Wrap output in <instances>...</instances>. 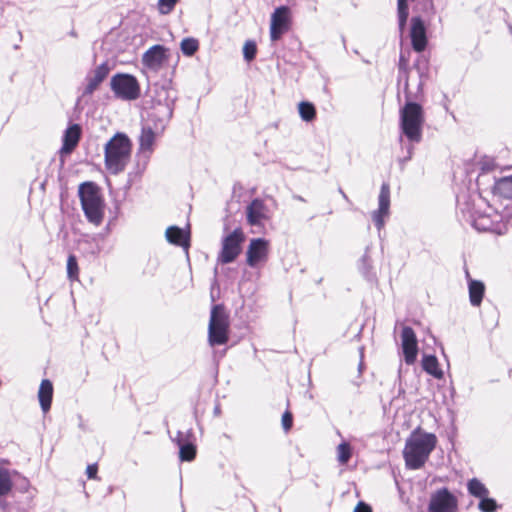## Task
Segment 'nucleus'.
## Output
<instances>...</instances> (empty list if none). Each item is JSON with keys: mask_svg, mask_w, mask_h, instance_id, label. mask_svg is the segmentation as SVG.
Returning <instances> with one entry per match:
<instances>
[{"mask_svg": "<svg viewBox=\"0 0 512 512\" xmlns=\"http://www.w3.org/2000/svg\"><path fill=\"white\" fill-rule=\"evenodd\" d=\"M492 194L493 203L481 195H472L463 202L459 201V210L464 220L476 230L503 234L507 229L506 225L501 223L503 216L496 204L501 198L512 200V176L496 181Z\"/></svg>", "mask_w": 512, "mask_h": 512, "instance_id": "nucleus-1", "label": "nucleus"}, {"mask_svg": "<svg viewBox=\"0 0 512 512\" xmlns=\"http://www.w3.org/2000/svg\"><path fill=\"white\" fill-rule=\"evenodd\" d=\"M437 444L432 433L414 431L406 440L403 457L409 469L417 470L424 466Z\"/></svg>", "mask_w": 512, "mask_h": 512, "instance_id": "nucleus-2", "label": "nucleus"}, {"mask_svg": "<svg viewBox=\"0 0 512 512\" xmlns=\"http://www.w3.org/2000/svg\"><path fill=\"white\" fill-rule=\"evenodd\" d=\"M131 141L124 133L115 134L105 145V167L114 175L123 172L131 157Z\"/></svg>", "mask_w": 512, "mask_h": 512, "instance_id": "nucleus-3", "label": "nucleus"}, {"mask_svg": "<svg viewBox=\"0 0 512 512\" xmlns=\"http://www.w3.org/2000/svg\"><path fill=\"white\" fill-rule=\"evenodd\" d=\"M424 122V111L420 104L408 101L400 109L399 127L402 135L411 144L419 143L422 140Z\"/></svg>", "mask_w": 512, "mask_h": 512, "instance_id": "nucleus-4", "label": "nucleus"}, {"mask_svg": "<svg viewBox=\"0 0 512 512\" xmlns=\"http://www.w3.org/2000/svg\"><path fill=\"white\" fill-rule=\"evenodd\" d=\"M78 193L88 221L100 225L104 216V203L98 187L93 182H85L79 186Z\"/></svg>", "mask_w": 512, "mask_h": 512, "instance_id": "nucleus-5", "label": "nucleus"}, {"mask_svg": "<svg viewBox=\"0 0 512 512\" xmlns=\"http://www.w3.org/2000/svg\"><path fill=\"white\" fill-rule=\"evenodd\" d=\"M229 314L223 305H214L211 309L208 325V342L210 346L224 345L229 340Z\"/></svg>", "mask_w": 512, "mask_h": 512, "instance_id": "nucleus-6", "label": "nucleus"}, {"mask_svg": "<svg viewBox=\"0 0 512 512\" xmlns=\"http://www.w3.org/2000/svg\"><path fill=\"white\" fill-rule=\"evenodd\" d=\"M114 95L124 101L136 100L140 96V86L137 79L130 74H115L110 81Z\"/></svg>", "mask_w": 512, "mask_h": 512, "instance_id": "nucleus-7", "label": "nucleus"}, {"mask_svg": "<svg viewBox=\"0 0 512 512\" xmlns=\"http://www.w3.org/2000/svg\"><path fill=\"white\" fill-rule=\"evenodd\" d=\"M245 240V235L240 228L223 238L222 249L218 256V262L228 264L233 262L241 253V244Z\"/></svg>", "mask_w": 512, "mask_h": 512, "instance_id": "nucleus-8", "label": "nucleus"}, {"mask_svg": "<svg viewBox=\"0 0 512 512\" xmlns=\"http://www.w3.org/2000/svg\"><path fill=\"white\" fill-rule=\"evenodd\" d=\"M458 500L447 488H440L430 496L428 512H457Z\"/></svg>", "mask_w": 512, "mask_h": 512, "instance_id": "nucleus-9", "label": "nucleus"}, {"mask_svg": "<svg viewBox=\"0 0 512 512\" xmlns=\"http://www.w3.org/2000/svg\"><path fill=\"white\" fill-rule=\"evenodd\" d=\"M291 24V11L287 6L277 7L271 15L270 38L272 41L279 40L286 33Z\"/></svg>", "mask_w": 512, "mask_h": 512, "instance_id": "nucleus-10", "label": "nucleus"}, {"mask_svg": "<svg viewBox=\"0 0 512 512\" xmlns=\"http://www.w3.org/2000/svg\"><path fill=\"white\" fill-rule=\"evenodd\" d=\"M269 255V242L264 238L250 240L246 251L247 265L257 268L267 262Z\"/></svg>", "mask_w": 512, "mask_h": 512, "instance_id": "nucleus-11", "label": "nucleus"}, {"mask_svg": "<svg viewBox=\"0 0 512 512\" xmlns=\"http://www.w3.org/2000/svg\"><path fill=\"white\" fill-rule=\"evenodd\" d=\"M390 215V186L383 183L378 196V209L371 213L372 220L380 231L385 225V219Z\"/></svg>", "mask_w": 512, "mask_h": 512, "instance_id": "nucleus-12", "label": "nucleus"}, {"mask_svg": "<svg viewBox=\"0 0 512 512\" xmlns=\"http://www.w3.org/2000/svg\"><path fill=\"white\" fill-rule=\"evenodd\" d=\"M401 340L405 362L411 365L416 361L418 353V343L414 330L409 326L403 327Z\"/></svg>", "mask_w": 512, "mask_h": 512, "instance_id": "nucleus-13", "label": "nucleus"}, {"mask_svg": "<svg viewBox=\"0 0 512 512\" xmlns=\"http://www.w3.org/2000/svg\"><path fill=\"white\" fill-rule=\"evenodd\" d=\"M164 129L165 118L159 121L155 126H152L150 123H144L139 138L141 151L151 152L156 137L159 136Z\"/></svg>", "mask_w": 512, "mask_h": 512, "instance_id": "nucleus-14", "label": "nucleus"}, {"mask_svg": "<svg viewBox=\"0 0 512 512\" xmlns=\"http://www.w3.org/2000/svg\"><path fill=\"white\" fill-rule=\"evenodd\" d=\"M410 38L416 52H422L427 46L426 26L424 21L416 16L411 19Z\"/></svg>", "mask_w": 512, "mask_h": 512, "instance_id": "nucleus-15", "label": "nucleus"}, {"mask_svg": "<svg viewBox=\"0 0 512 512\" xmlns=\"http://www.w3.org/2000/svg\"><path fill=\"white\" fill-rule=\"evenodd\" d=\"M110 68L106 63H102L91 71L86 77V86L83 90V96L91 95L108 76Z\"/></svg>", "mask_w": 512, "mask_h": 512, "instance_id": "nucleus-16", "label": "nucleus"}, {"mask_svg": "<svg viewBox=\"0 0 512 512\" xmlns=\"http://www.w3.org/2000/svg\"><path fill=\"white\" fill-rule=\"evenodd\" d=\"M167 49L162 45H154L148 49L142 57V62L145 66L151 69H158L167 59Z\"/></svg>", "mask_w": 512, "mask_h": 512, "instance_id": "nucleus-17", "label": "nucleus"}, {"mask_svg": "<svg viewBox=\"0 0 512 512\" xmlns=\"http://www.w3.org/2000/svg\"><path fill=\"white\" fill-rule=\"evenodd\" d=\"M81 127L78 124L70 125L64 132L63 144L60 149L61 155H69L77 147L81 138Z\"/></svg>", "mask_w": 512, "mask_h": 512, "instance_id": "nucleus-18", "label": "nucleus"}, {"mask_svg": "<svg viewBox=\"0 0 512 512\" xmlns=\"http://www.w3.org/2000/svg\"><path fill=\"white\" fill-rule=\"evenodd\" d=\"M247 222L252 226L261 225L267 219V207L260 199H254L246 209Z\"/></svg>", "mask_w": 512, "mask_h": 512, "instance_id": "nucleus-19", "label": "nucleus"}, {"mask_svg": "<svg viewBox=\"0 0 512 512\" xmlns=\"http://www.w3.org/2000/svg\"><path fill=\"white\" fill-rule=\"evenodd\" d=\"M166 240L174 245L181 246L186 250L189 247L190 234L188 231L178 227V226H170L166 229L165 232Z\"/></svg>", "mask_w": 512, "mask_h": 512, "instance_id": "nucleus-20", "label": "nucleus"}, {"mask_svg": "<svg viewBox=\"0 0 512 512\" xmlns=\"http://www.w3.org/2000/svg\"><path fill=\"white\" fill-rule=\"evenodd\" d=\"M172 116V108L169 104L158 103L152 108V111L149 112L148 118L144 123H150L152 126H155L159 121H162L165 118V125L169 121Z\"/></svg>", "mask_w": 512, "mask_h": 512, "instance_id": "nucleus-21", "label": "nucleus"}, {"mask_svg": "<svg viewBox=\"0 0 512 512\" xmlns=\"http://www.w3.org/2000/svg\"><path fill=\"white\" fill-rule=\"evenodd\" d=\"M52 397L53 385L51 381L48 379L42 380L38 391V399L40 402L41 409L44 413L49 411L51 407Z\"/></svg>", "mask_w": 512, "mask_h": 512, "instance_id": "nucleus-22", "label": "nucleus"}, {"mask_svg": "<svg viewBox=\"0 0 512 512\" xmlns=\"http://www.w3.org/2000/svg\"><path fill=\"white\" fill-rule=\"evenodd\" d=\"M422 368L429 375L436 379L444 377L443 371L439 368L438 359L434 355H424L422 358Z\"/></svg>", "mask_w": 512, "mask_h": 512, "instance_id": "nucleus-23", "label": "nucleus"}, {"mask_svg": "<svg viewBox=\"0 0 512 512\" xmlns=\"http://www.w3.org/2000/svg\"><path fill=\"white\" fill-rule=\"evenodd\" d=\"M469 299L473 306H479L482 302L485 286L481 281L469 280Z\"/></svg>", "mask_w": 512, "mask_h": 512, "instance_id": "nucleus-24", "label": "nucleus"}, {"mask_svg": "<svg viewBox=\"0 0 512 512\" xmlns=\"http://www.w3.org/2000/svg\"><path fill=\"white\" fill-rule=\"evenodd\" d=\"M467 490L470 495L476 498H483L485 496H489V490L487 487L477 478H473L467 483Z\"/></svg>", "mask_w": 512, "mask_h": 512, "instance_id": "nucleus-25", "label": "nucleus"}, {"mask_svg": "<svg viewBox=\"0 0 512 512\" xmlns=\"http://www.w3.org/2000/svg\"><path fill=\"white\" fill-rule=\"evenodd\" d=\"M12 487L11 472L4 467H0V497L6 496L12 490Z\"/></svg>", "mask_w": 512, "mask_h": 512, "instance_id": "nucleus-26", "label": "nucleus"}, {"mask_svg": "<svg viewBox=\"0 0 512 512\" xmlns=\"http://www.w3.org/2000/svg\"><path fill=\"white\" fill-rule=\"evenodd\" d=\"M298 112L303 121L311 122L316 117L315 106L311 102L302 101L298 104Z\"/></svg>", "mask_w": 512, "mask_h": 512, "instance_id": "nucleus-27", "label": "nucleus"}, {"mask_svg": "<svg viewBox=\"0 0 512 512\" xmlns=\"http://www.w3.org/2000/svg\"><path fill=\"white\" fill-rule=\"evenodd\" d=\"M337 461L341 465H345L349 462L351 456H352V447L348 442H342L340 443L337 448Z\"/></svg>", "mask_w": 512, "mask_h": 512, "instance_id": "nucleus-28", "label": "nucleus"}, {"mask_svg": "<svg viewBox=\"0 0 512 512\" xmlns=\"http://www.w3.org/2000/svg\"><path fill=\"white\" fill-rule=\"evenodd\" d=\"M397 12H398V24L399 30L402 33L404 31L407 19H408V4L407 0H398L397 1Z\"/></svg>", "mask_w": 512, "mask_h": 512, "instance_id": "nucleus-29", "label": "nucleus"}, {"mask_svg": "<svg viewBox=\"0 0 512 512\" xmlns=\"http://www.w3.org/2000/svg\"><path fill=\"white\" fill-rule=\"evenodd\" d=\"M181 51L186 56H192L199 48V42L195 38H184L180 44Z\"/></svg>", "mask_w": 512, "mask_h": 512, "instance_id": "nucleus-30", "label": "nucleus"}, {"mask_svg": "<svg viewBox=\"0 0 512 512\" xmlns=\"http://www.w3.org/2000/svg\"><path fill=\"white\" fill-rule=\"evenodd\" d=\"M179 447V457L181 461H192L196 456V447L194 443L185 445H180Z\"/></svg>", "mask_w": 512, "mask_h": 512, "instance_id": "nucleus-31", "label": "nucleus"}, {"mask_svg": "<svg viewBox=\"0 0 512 512\" xmlns=\"http://www.w3.org/2000/svg\"><path fill=\"white\" fill-rule=\"evenodd\" d=\"M178 446L185 445V442L187 444L194 443V434L191 428H189L187 431H178L176 437L173 439Z\"/></svg>", "mask_w": 512, "mask_h": 512, "instance_id": "nucleus-32", "label": "nucleus"}, {"mask_svg": "<svg viewBox=\"0 0 512 512\" xmlns=\"http://www.w3.org/2000/svg\"><path fill=\"white\" fill-rule=\"evenodd\" d=\"M497 508V502L494 499L489 498L488 496L481 498L478 504V509L481 512H495Z\"/></svg>", "mask_w": 512, "mask_h": 512, "instance_id": "nucleus-33", "label": "nucleus"}, {"mask_svg": "<svg viewBox=\"0 0 512 512\" xmlns=\"http://www.w3.org/2000/svg\"><path fill=\"white\" fill-rule=\"evenodd\" d=\"M79 269L77 264V259L74 255H69L67 259V275L71 280H75L78 278Z\"/></svg>", "mask_w": 512, "mask_h": 512, "instance_id": "nucleus-34", "label": "nucleus"}, {"mask_svg": "<svg viewBox=\"0 0 512 512\" xmlns=\"http://www.w3.org/2000/svg\"><path fill=\"white\" fill-rule=\"evenodd\" d=\"M257 53V46L254 41L248 40L243 46V56L247 62L252 61Z\"/></svg>", "mask_w": 512, "mask_h": 512, "instance_id": "nucleus-35", "label": "nucleus"}, {"mask_svg": "<svg viewBox=\"0 0 512 512\" xmlns=\"http://www.w3.org/2000/svg\"><path fill=\"white\" fill-rule=\"evenodd\" d=\"M178 0H158L157 8L160 14L167 15L175 7Z\"/></svg>", "mask_w": 512, "mask_h": 512, "instance_id": "nucleus-36", "label": "nucleus"}, {"mask_svg": "<svg viewBox=\"0 0 512 512\" xmlns=\"http://www.w3.org/2000/svg\"><path fill=\"white\" fill-rule=\"evenodd\" d=\"M292 415L290 412H285L282 416V426L285 431H288L292 427Z\"/></svg>", "mask_w": 512, "mask_h": 512, "instance_id": "nucleus-37", "label": "nucleus"}, {"mask_svg": "<svg viewBox=\"0 0 512 512\" xmlns=\"http://www.w3.org/2000/svg\"><path fill=\"white\" fill-rule=\"evenodd\" d=\"M408 57L405 55L404 52H401L400 53V57H399V70L400 71H406L407 70V67H408Z\"/></svg>", "mask_w": 512, "mask_h": 512, "instance_id": "nucleus-38", "label": "nucleus"}, {"mask_svg": "<svg viewBox=\"0 0 512 512\" xmlns=\"http://www.w3.org/2000/svg\"><path fill=\"white\" fill-rule=\"evenodd\" d=\"M97 470H98V468H97L96 464L88 465V467L86 469L87 477L89 479H94L96 477Z\"/></svg>", "mask_w": 512, "mask_h": 512, "instance_id": "nucleus-39", "label": "nucleus"}, {"mask_svg": "<svg viewBox=\"0 0 512 512\" xmlns=\"http://www.w3.org/2000/svg\"><path fill=\"white\" fill-rule=\"evenodd\" d=\"M354 512H372V509L368 504L364 502H359L356 505Z\"/></svg>", "mask_w": 512, "mask_h": 512, "instance_id": "nucleus-40", "label": "nucleus"}, {"mask_svg": "<svg viewBox=\"0 0 512 512\" xmlns=\"http://www.w3.org/2000/svg\"><path fill=\"white\" fill-rule=\"evenodd\" d=\"M413 155V146L410 145L407 149V156L405 157V160L408 161L412 158Z\"/></svg>", "mask_w": 512, "mask_h": 512, "instance_id": "nucleus-41", "label": "nucleus"}, {"mask_svg": "<svg viewBox=\"0 0 512 512\" xmlns=\"http://www.w3.org/2000/svg\"><path fill=\"white\" fill-rule=\"evenodd\" d=\"M339 193L341 194L343 199H345L346 201H349L348 196L346 195V193L341 188H339Z\"/></svg>", "mask_w": 512, "mask_h": 512, "instance_id": "nucleus-42", "label": "nucleus"}, {"mask_svg": "<svg viewBox=\"0 0 512 512\" xmlns=\"http://www.w3.org/2000/svg\"><path fill=\"white\" fill-rule=\"evenodd\" d=\"M214 414L215 415H219L220 414V408L218 406L215 407Z\"/></svg>", "mask_w": 512, "mask_h": 512, "instance_id": "nucleus-43", "label": "nucleus"}, {"mask_svg": "<svg viewBox=\"0 0 512 512\" xmlns=\"http://www.w3.org/2000/svg\"><path fill=\"white\" fill-rule=\"evenodd\" d=\"M428 6H429V11H432L433 10V3H432L431 0L429 1Z\"/></svg>", "mask_w": 512, "mask_h": 512, "instance_id": "nucleus-44", "label": "nucleus"}, {"mask_svg": "<svg viewBox=\"0 0 512 512\" xmlns=\"http://www.w3.org/2000/svg\"><path fill=\"white\" fill-rule=\"evenodd\" d=\"M362 261H363V262H366V261H367V255H364V256H363Z\"/></svg>", "mask_w": 512, "mask_h": 512, "instance_id": "nucleus-45", "label": "nucleus"}, {"mask_svg": "<svg viewBox=\"0 0 512 512\" xmlns=\"http://www.w3.org/2000/svg\"><path fill=\"white\" fill-rule=\"evenodd\" d=\"M510 31L512 32V26H510Z\"/></svg>", "mask_w": 512, "mask_h": 512, "instance_id": "nucleus-46", "label": "nucleus"}]
</instances>
